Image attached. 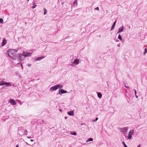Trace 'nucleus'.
I'll return each mask as SVG.
<instances>
[{
    "instance_id": "dca6fc26",
    "label": "nucleus",
    "mask_w": 147,
    "mask_h": 147,
    "mask_svg": "<svg viewBox=\"0 0 147 147\" xmlns=\"http://www.w3.org/2000/svg\"><path fill=\"white\" fill-rule=\"evenodd\" d=\"M11 83L9 82H6L5 83V85L6 86H12Z\"/></svg>"
},
{
    "instance_id": "4be33fe9",
    "label": "nucleus",
    "mask_w": 147,
    "mask_h": 147,
    "mask_svg": "<svg viewBox=\"0 0 147 147\" xmlns=\"http://www.w3.org/2000/svg\"><path fill=\"white\" fill-rule=\"evenodd\" d=\"M5 83L4 81H1L0 82V85H5Z\"/></svg>"
},
{
    "instance_id": "a878e982",
    "label": "nucleus",
    "mask_w": 147,
    "mask_h": 147,
    "mask_svg": "<svg viewBox=\"0 0 147 147\" xmlns=\"http://www.w3.org/2000/svg\"><path fill=\"white\" fill-rule=\"evenodd\" d=\"M47 10L46 9H44V15H45L47 13Z\"/></svg>"
},
{
    "instance_id": "79ce46f5",
    "label": "nucleus",
    "mask_w": 147,
    "mask_h": 147,
    "mask_svg": "<svg viewBox=\"0 0 147 147\" xmlns=\"http://www.w3.org/2000/svg\"><path fill=\"white\" fill-rule=\"evenodd\" d=\"M25 143H26V144H28V145H30V144H28L27 142H26Z\"/></svg>"
},
{
    "instance_id": "ddd939ff",
    "label": "nucleus",
    "mask_w": 147,
    "mask_h": 147,
    "mask_svg": "<svg viewBox=\"0 0 147 147\" xmlns=\"http://www.w3.org/2000/svg\"><path fill=\"white\" fill-rule=\"evenodd\" d=\"M57 89L56 86V85H55V86L51 87L50 89V90L51 91L55 90Z\"/></svg>"
},
{
    "instance_id": "f257e3e1",
    "label": "nucleus",
    "mask_w": 147,
    "mask_h": 147,
    "mask_svg": "<svg viewBox=\"0 0 147 147\" xmlns=\"http://www.w3.org/2000/svg\"><path fill=\"white\" fill-rule=\"evenodd\" d=\"M18 51V50L11 49L8 50L7 51V55L11 58L13 57L16 55Z\"/></svg>"
},
{
    "instance_id": "cd10ccee",
    "label": "nucleus",
    "mask_w": 147,
    "mask_h": 147,
    "mask_svg": "<svg viewBox=\"0 0 147 147\" xmlns=\"http://www.w3.org/2000/svg\"><path fill=\"white\" fill-rule=\"evenodd\" d=\"M3 19L2 18L0 19V23H3Z\"/></svg>"
},
{
    "instance_id": "c9c22d12",
    "label": "nucleus",
    "mask_w": 147,
    "mask_h": 147,
    "mask_svg": "<svg viewBox=\"0 0 147 147\" xmlns=\"http://www.w3.org/2000/svg\"><path fill=\"white\" fill-rule=\"evenodd\" d=\"M140 146H141L140 145V144H139V145H138L137 146V147H140Z\"/></svg>"
},
{
    "instance_id": "e433bc0d",
    "label": "nucleus",
    "mask_w": 147,
    "mask_h": 147,
    "mask_svg": "<svg viewBox=\"0 0 147 147\" xmlns=\"http://www.w3.org/2000/svg\"><path fill=\"white\" fill-rule=\"evenodd\" d=\"M125 88H128V86H127L126 85H125Z\"/></svg>"
},
{
    "instance_id": "f704fd0d",
    "label": "nucleus",
    "mask_w": 147,
    "mask_h": 147,
    "mask_svg": "<svg viewBox=\"0 0 147 147\" xmlns=\"http://www.w3.org/2000/svg\"><path fill=\"white\" fill-rule=\"evenodd\" d=\"M134 91L135 92V94L136 95V90H134Z\"/></svg>"
},
{
    "instance_id": "39448f33",
    "label": "nucleus",
    "mask_w": 147,
    "mask_h": 147,
    "mask_svg": "<svg viewBox=\"0 0 147 147\" xmlns=\"http://www.w3.org/2000/svg\"><path fill=\"white\" fill-rule=\"evenodd\" d=\"M134 129H132L130 130L128 132V135L127 136V139L129 140L131 139L132 136L134 133Z\"/></svg>"
},
{
    "instance_id": "f8f14e48",
    "label": "nucleus",
    "mask_w": 147,
    "mask_h": 147,
    "mask_svg": "<svg viewBox=\"0 0 147 147\" xmlns=\"http://www.w3.org/2000/svg\"><path fill=\"white\" fill-rule=\"evenodd\" d=\"M44 58H45V57L44 56L40 57H38V58H37L36 59H35V60L36 61H40L42 59H43Z\"/></svg>"
},
{
    "instance_id": "f03ea898",
    "label": "nucleus",
    "mask_w": 147,
    "mask_h": 147,
    "mask_svg": "<svg viewBox=\"0 0 147 147\" xmlns=\"http://www.w3.org/2000/svg\"><path fill=\"white\" fill-rule=\"evenodd\" d=\"M18 132L19 134L20 135H27L28 133L26 130L25 129L24 130V129L21 127H20L19 128Z\"/></svg>"
},
{
    "instance_id": "c756f323",
    "label": "nucleus",
    "mask_w": 147,
    "mask_h": 147,
    "mask_svg": "<svg viewBox=\"0 0 147 147\" xmlns=\"http://www.w3.org/2000/svg\"><path fill=\"white\" fill-rule=\"evenodd\" d=\"M94 10H96L98 11L99 10V8L98 7H97L94 9Z\"/></svg>"
},
{
    "instance_id": "09e8293b",
    "label": "nucleus",
    "mask_w": 147,
    "mask_h": 147,
    "mask_svg": "<svg viewBox=\"0 0 147 147\" xmlns=\"http://www.w3.org/2000/svg\"><path fill=\"white\" fill-rule=\"evenodd\" d=\"M28 1H29V0H27Z\"/></svg>"
},
{
    "instance_id": "6ab92c4d",
    "label": "nucleus",
    "mask_w": 147,
    "mask_h": 147,
    "mask_svg": "<svg viewBox=\"0 0 147 147\" xmlns=\"http://www.w3.org/2000/svg\"><path fill=\"white\" fill-rule=\"evenodd\" d=\"M93 140V138H88L86 141V142H88L90 141H92Z\"/></svg>"
},
{
    "instance_id": "0eeeda50",
    "label": "nucleus",
    "mask_w": 147,
    "mask_h": 147,
    "mask_svg": "<svg viewBox=\"0 0 147 147\" xmlns=\"http://www.w3.org/2000/svg\"><path fill=\"white\" fill-rule=\"evenodd\" d=\"M128 127H123L120 129V131L123 133L127 132Z\"/></svg>"
},
{
    "instance_id": "b1692460",
    "label": "nucleus",
    "mask_w": 147,
    "mask_h": 147,
    "mask_svg": "<svg viewBox=\"0 0 147 147\" xmlns=\"http://www.w3.org/2000/svg\"><path fill=\"white\" fill-rule=\"evenodd\" d=\"M147 53V49L146 48H145L144 50V51L143 53L144 55L146 54Z\"/></svg>"
},
{
    "instance_id": "a18cd8bd",
    "label": "nucleus",
    "mask_w": 147,
    "mask_h": 147,
    "mask_svg": "<svg viewBox=\"0 0 147 147\" xmlns=\"http://www.w3.org/2000/svg\"><path fill=\"white\" fill-rule=\"evenodd\" d=\"M119 41V40H116V42H118Z\"/></svg>"
},
{
    "instance_id": "20e7f679",
    "label": "nucleus",
    "mask_w": 147,
    "mask_h": 147,
    "mask_svg": "<svg viewBox=\"0 0 147 147\" xmlns=\"http://www.w3.org/2000/svg\"><path fill=\"white\" fill-rule=\"evenodd\" d=\"M79 60L78 59H76L74 60L72 62V63L71 64V65L73 67H75L77 65H78L79 63Z\"/></svg>"
},
{
    "instance_id": "a211bd4d",
    "label": "nucleus",
    "mask_w": 147,
    "mask_h": 147,
    "mask_svg": "<svg viewBox=\"0 0 147 147\" xmlns=\"http://www.w3.org/2000/svg\"><path fill=\"white\" fill-rule=\"evenodd\" d=\"M97 94L98 97L99 98H100L102 96V94H101V93L100 92H98Z\"/></svg>"
},
{
    "instance_id": "de8ad7c7",
    "label": "nucleus",
    "mask_w": 147,
    "mask_h": 147,
    "mask_svg": "<svg viewBox=\"0 0 147 147\" xmlns=\"http://www.w3.org/2000/svg\"><path fill=\"white\" fill-rule=\"evenodd\" d=\"M129 28L130 29V27H129Z\"/></svg>"
},
{
    "instance_id": "5701e85b",
    "label": "nucleus",
    "mask_w": 147,
    "mask_h": 147,
    "mask_svg": "<svg viewBox=\"0 0 147 147\" xmlns=\"http://www.w3.org/2000/svg\"><path fill=\"white\" fill-rule=\"evenodd\" d=\"M118 38L120 40L122 41V40H123V39L121 36L120 35V34H119Z\"/></svg>"
},
{
    "instance_id": "412c9836",
    "label": "nucleus",
    "mask_w": 147,
    "mask_h": 147,
    "mask_svg": "<svg viewBox=\"0 0 147 147\" xmlns=\"http://www.w3.org/2000/svg\"><path fill=\"white\" fill-rule=\"evenodd\" d=\"M77 0H76L73 3V5L74 7L76 6L77 5Z\"/></svg>"
},
{
    "instance_id": "2f4dec72",
    "label": "nucleus",
    "mask_w": 147,
    "mask_h": 147,
    "mask_svg": "<svg viewBox=\"0 0 147 147\" xmlns=\"http://www.w3.org/2000/svg\"><path fill=\"white\" fill-rule=\"evenodd\" d=\"M21 67H22V69H23V65H22V63H21Z\"/></svg>"
},
{
    "instance_id": "4468645a",
    "label": "nucleus",
    "mask_w": 147,
    "mask_h": 147,
    "mask_svg": "<svg viewBox=\"0 0 147 147\" xmlns=\"http://www.w3.org/2000/svg\"><path fill=\"white\" fill-rule=\"evenodd\" d=\"M56 86L57 89L58 88H61L63 87V86L60 84H57L56 85Z\"/></svg>"
},
{
    "instance_id": "a19ab883",
    "label": "nucleus",
    "mask_w": 147,
    "mask_h": 147,
    "mask_svg": "<svg viewBox=\"0 0 147 147\" xmlns=\"http://www.w3.org/2000/svg\"><path fill=\"white\" fill-rule=\"evenodd\" d=\"M59 111H60V112H62V110H61V109H59Z\"/></svg>"
},
{
    "instance_id": "58836bf2",
    "label": "nucleus",
    "mask_w": 147,
    "mask_h": 147,
    "mask_svg": "<svg viewBox=\"0 0 147 147\" xmlns=\"http://www.w3.org/2000/svg\"><path fill=\"white\" fill-rule=\"evenodd\" d=\"M16 147H19V146H18V144H17L16 146Z\"/></svg>"
},
{
    "instance_id": "9d476101",
    "label": "nucleus",
    "mask_w": 147,
    "mask_h": 147,
    "mask_svg": "<svg viewBox=\"0 0 147 147\" xmlns=\"http://www.w3.org/2000/svg\"><path fill=\"white\" fill-rule=\"evenodd\" d=\"M9 102L12 105H16L17 103L15 100L13 99H11L10 100Z\"/></svg>"
},
{
    "instance_id": "c85d7f7f",
    "label": "nucleus",
    "mask_w": 147,
    "mask_h": 147,
    "mask_svg": "<svg viewBox=\"0 0 147 147\" xmlns=\"http://www.w3.org/2000/svg\"><path fill=\"white\" fill-rule=\"evenodd\" d=\"M98 117H96V118L95 119V120L94 119L93 120V121L95 122V121H96L98 120Z\"/></svg>"
},
{
    "instance_id": "49530a36",
    "label": "nucleus",
    "mask_w": 147,
    "mask_h": 147,
    "mask_svg": "<svg viewBox=\"0 0 147 147\" xmlns=\"http://www.w3.org/2000/svg\"><path fill=\"white\" fill-rule=\"evenodd\" d=\"M81 125H82L83 124V123H81Z\"/></svg>"
},
{
    "instance_id": "aec40b11",
    "label": "nucleus",
    "mask_w": 147,
    "mask_h": 147,
    "mask_svg": "<svg viewBox=\"0 0 147 147\" xmlns=\"http://www.w3.org/2000/svg\"><path fill=\"white\" fill-rule=\"evenodd\" d=\"M36 6V5L35 3L34 2L32 3V8L34 9Z\"/></svg>"
},
{
    "instance_id": "bb28decb",
    "label": "nucleus",
    "mask_w": 147,
    "mask_h": 147,
    "mask_svg": "<svg viewBox=\"0 0 147 147\" xmlns=\"http://www.w3.org/2000/svg\"><path fill=\"white\" fill-rule=\"evenodd\" d=\"M122 143L124 147H128L124 142H122Z\"/></svg>"
},
{
    "instance_id": "72a5a7b5",
    "label": "nucleus",
    "mask_w": 147,
    "mask_h": 147,
    "mask_svg": "<svg viewBox=\"0 0 147 147\" xmlns=\"http://www.w3.org/2000/svg\"><path fill=\"white\" fill-rule=\"evenodd\" d=\"M135 96H136V98H138V96L136 95H136H135Z\"/></svg>"
},
{
    "instance_id": "9b49d317",
    "label": "nucleus",
    "mask_w": 147,
    "mask_h": 147,
    "mask_svg": "<svg viewBox=\"0 0 147 147\" xmlns=\"http://www.w3.org/2000/svg\"><path fill=\"white\" fill-rule=\"evenodd\" d=\"M7 43V41L4 38L1 44V46H4Z\"/></svg>"
},
{
    "instance_id": "6e6552de",
    "label": "nucleus",
    "mask_w": 147,
    "mask_h": 147,
    "mask_svg": "<svg viewBox=\"0 0 147 147\" xmlns=\"http://www.w3.org/2000/svg\"><path fill=\"white\" fill-rule=\"evenodd\" d=\"M59 94H63L64 93H66L67 92V91L65 90L59 89Z\"/></svg>"
},
{
    "instance_id": "4c0bfd02",
    "label": "nucleus",
    "mask_w": 147,
    "mask_h": 147,
    "mask_svg": "<svg viewBox=\"0 0 147 147\" xmlns=\"http://www.w3.org/2000/svg\"><path fill=\"white\" fill-rule=\"evenodd\" d=\"M31 65L30 64H29L28 65V67H30L31 66Z\"/></svg>"
},
{
    "instance_id": "ea45409f",
    "label": "nucleus",
    "mask_w": 147,
    "mask_h": 147,
    "mask_svg": "<svg viewBox=\"0 0 147 147\" xmlns=\"http://www.w3.org/2000/svg\"><path fill=\"white\" fill-rule=\"evenodd\" d=\"M30 141H31V142H33V140H32V139H31V140H30Z\"/></svg>"
},
{
    "instance_id": "393cba45",
    "label": "nucleus",
    "mask_w": 147,
    "mask_h": 147,
    "mask_svg": "<svg viewBox=\"0 0 147 147\" xmlns=\"http://www.w3.org/2000/svg\"><path fill=\"white\" fill-rule=\"evenodd\" d=\"M71 134L72 135H76V132L74 131L73 132H71Z\"/></svg>"
},
{
    "instance_id": "f3484780",
    "label": "nucleus",
    "mask_w": 147,
    "mask_h": 147,
    "mask_svg": "<svg viewBox=\"0 0 147 147\" xmlns=\"http://www.w3.org/2000/svg\"><path fill=\"white\" fill-rule=\"evenodd\" d=\"M116 22V21H115L113 23L112 26V27H111V30H112L114 28Z\"/></svg>"
},
{
    "instance_id": "473e14b6",
    "label": "nucleus",
    "mask_w": 147,
    "mask_h": 147,
    "mask_svg": "<svg viewBox=\"0 0 147 147\" xmlns=\"http://www.w3.org/2000/svg\"><path fill=\"white\" fill-rule=\"evenodd\" d=\"M27 138H28L30 139V138H31V137L30 136H28V137H27Z\"/></svg>"
},
{
    "instance_id": "2eb2a0df",
    "label": "nucleus",
    "mask_w": 147,
    "mask_h": 147,
    "mask_svg": "<svg viewBox=\"0 0 147 147\" xmlns=\"http://www.w3.org/2000/svg\"><path fill=\"white\" fill-rule=\"evenodd\" d=\"M67 114L70 116H73L74 115V112L73 111H69L68 112Z\"/></svg>"
},
{
    "instance_id": "1a4fd4ad",
    "label": "nucleus",
    "mask_w": 147,
    "mask_h": 147,
    "mask_svg": "<svg viewBox=\"0 0 147 147\" xmlns=\"http://www.w3.org/2000/svg\"><path fill=\"white\" fill-rule=\"evenodd\" d=\"M124 29V27L123 26H122L120 27L118 30V32L117 33H121L122 32H123V30Z\"/></svg>"
},
{
    "instance_id": "c03bdc74",
    "label": "nucleus",
    "mask_w": 147,
    "mask_h": 147,
    "mask_svg": "<svg viewBox=\"0 0 147 147\" xmlns=\"http://www.w3.org/2000/svg\"><path fill=\"white\" fill-rule=\"evenodd\" d=\"M20 63L19 62H18V63H17V64L18 65H19V64H20Z\"/></svg>"
},
{
    "instance_id": "7c9ffc66",
    "label": "nucleus",
    "mask_w": 147,
    "mask_h": 147,
    "mask_svg": "<svg viewBox=\"0 0 147 147\" xmlns=\"http://www.w3.org/2000/svg\"><path fill=\"white\" fill-rule=\"evenodd\" d=\"M120 44L119 43L117 45V46L118 47H120Z\"/></svg>"
},
{
    "instance_id": "7ed1b4c3",
    "label": "nucleus",
    "mask_w": 147,
    "mask_h": 147,
    "mask_svg": "<svg viewBox=\"0 0 147 147\" xmlns=\"http://www.w3.org/2000/svg\"><path fill=\"white\" fill-rule=\"evenodd\" d=\"M16 57L17 58V59L18 60V62H20L22 61H23L25 59V57L23 55V53L18 54L16 55Z\"/></svg>"
},
{
    "instance_id": "423d86ee",
    "label": "nucleus",
    "mask_w": 147,
    "mask_h": 147,
    "mask_svg": "<svg viewBox=\"0 0 147 147\" xmlns=\"http://www.w3.org/2000/svg\"><path fill=\"white\" fill-rule=\"evenodd\" d=\"M22 53L25 58L26 57H30L32 54V52H28L25 51H23Z\"/></svg>"
},
{
    "instance_id": "37998d69",
    "label": "nucleus",
    "mask_w": 147,
    "mask_h": 147,
    "mask_svg": "<svg viewBox=\"0 0 147 147\" xmlns=\"http://www.w3.org/2000/svg\"><path fill=\"white\" fill-rule=\"evenodd\" d=\"M67 117H65V119H67Z\"/></svg>"
}]
</instances>
